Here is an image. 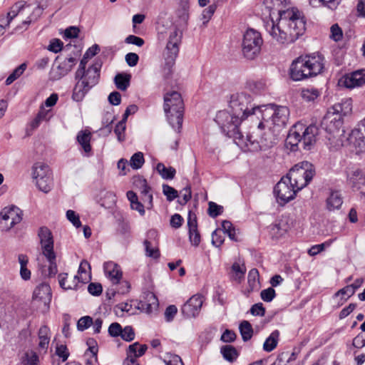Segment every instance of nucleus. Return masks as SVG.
Here are the masks:
<instances>
[{
    "instance_id": "obj_1",
    "label": "nucleus",
    "mask_w": 365,
    "mask_h": 365,
    "mask_svg": "<svg viewBox=\"0 0 365 365\" xmlns=\"http://www.w3.org/2000/svg\"><path fill=\"white\" fill-rule=\"evenodd\" d=\"M262 6V14L271 21L267 30L279 43H293L304 34L306 23L299 10H282V0H264Z\"/></svg>"
},
{
    "instance_id": "obj_2",
    "label": "nucleus",
    "mask_w": 365,
    "mask_h": 365,
    "mask_svg": "<svg viewBox=\"0 0 365 365\" xmlns=\"http://www.w3.org/2000/svg\"><path fill=\"white\" fill-rule=\"evenodd\" d=\"M259 117L262 120L253 130L255 138L251 152L266 150L276 143L275 128H284L289 119V110L286 106L262 105Z\"/></svg>"
},
{
    "instance_id": "obj_3",
    "label": "nucleus",
    "mask_w": 365,
    "mask_h": 365,
    "mask_svg": "<svg viewBox=\"0 0 365 365\" xmlns=\"http://www.w3.org/2000/svg\"><path fill=\"white\" fill-rule=\"evenodd\" d=\"M245 120L241 119L239 115L234 113L227 110H220L217 113L215 121L220 128L222 132L229 138H233L235 143L241 147L246 148L248 150L251 151V143L253 141L255 135L253 132L252 134L244 137L240 130L241 123Z\"/></svg>"
},
{
    "instance_id": "obj_4",
    "label": "nucleus",
    "mask_w": 365,
    "mask_h": 365,
    "mask_svg": "<svg viewBox=\"0 0 365 365\" xmlns=\"http://www.w3.org/2000/svg\"><path fill=\"white\" fill-rule=\"evenodd\" d=\"M324 68V58L321 54L301 56L292 63L289 76L293 81H302L319 75Z\"/></svg>"
},
{
    "instance_id": "obj_5",
    "label": "nucleus",
    "mask_w": 365,
    "mask_h": 365,
    "mask_svg": "<svg viewBox=\"0 0 365 365\" xmlns=\"http://www.w3.org/2000/svg\"><path fill=\"white\" fill-rule=\"evenodd\" d=\"M101 68V63L96 61L86 70H76L75 73L76 84L72 93V99L74 101H82L89 91L98 83Z\"/></svg>"
},
{
    "instance_id": "obj_6",
    "label": "nucleus",
    "mask_w": 365,
    "mask_h": 365,
    "mask_svg": "<svg viewBox=\"0 0 365 365\" xmlns=\"http://www.w3.org/2000/svg\"><path fill=\"white\" fill-rule=\"evenodd\" d=\"M319 128L315 125L306 126L302 123H297L290 129L287 138V143L291 149L295 150L299 145L307 150L312 149L317 141Z\"/></svg>"
},
{
    "instance_id": "obj_7",
    "label": "nucleus",
    "mask_w": 365,
    "mask_h": 365,
    "mask_svg": "<svg viewBox=\"0 0 365 365\" xmlns=\"http://www.w3.org/2000/svg\"><path fill=\"white\" fill-rule=\"evenodd\" d=\"M351 111V100L346 99L340 103H336L327 112L322 121V127L327 133L336 138L344 132L341 129L343 124L342 116Z\"/></svg>"
},
{
    "instance_id": "obj_8",
    "label": "nucleus",
    "mask_w": 365,
    "mask_h": 365,
    "mask_svg": "<svg viewBox=\"0 0 365 365\" xmlns=\"http://www.w3.org/2000/svg\"><path fill=\"white\" fill-rule=\"evenodd\" d=\"M229 107L232 113L244 120L254 115L259 118V113L262 108V106L255 103L252 96L246 92L236 93L231 95Z\"/></svg>"
},
{
    "instance_id": "obj_9",
    "label": "nucleus",
    "mask_w": 365,
    "mask_h": 365,
    "mask_svg": "<svg viewBox=\"0 0 365 365\" xmlns=\"http://www.w3.org/2000/svg\"><path fill=\"white\" fill-rule=\"evenodd\" d=\"M164 111L172 128L180 131L184 111V103L180 93L171 91L164 95Z\"/></svg>"
},
{
    "instance_id": "obj_10",
    "label": "nucleus",
    "mask_w": 365,
    "mask_h": 365,
    "mask_svg": "<svg viewBox=\"0 0 365 365\" xmlns=\"http://www.w3.org/2000/svg\"><path fill=\"white\" fill-rule=\"evenodd\" d=\"M315 170L312 164L304 161L295 165L286 175L295 186L297 190H301L313 178Z\"/></svg>"
},
{
    "instance_id": "obj_11",
    "label": "nucleus",
    "mask_w": 365,
    "mask_h": 365,
    "mask_svg": "<svg viewBox=\"0 0 365 365\" xmlns=\"http://www.w3.org/2000/svg\"><path fill=\"white\" fill-rule=\"evenodd\" d=\"M263 44L261 34L255 29H248L243 35L242 51L243 56L252 60L259 56Z\"/></svg>"
},
{
    "instance_id": "obj_12",
    "label": "nucleus",
    "mask_w": 365,
    "mask_h": 365,
    "mask_svg": "<svg viewBox=\"0 0 365 365\" xmlns=\"http://www.w3.org/2000/svg\"><path fill=\"white\" fill-rule=\"evenodd\" d=\"M42 9L40 6H36L35 9H31V6L24 1H20L16 2L11 8V10L7 14V23L6 26H9L11 21L19 15H24L29 14L27 19L23 21L22 24L28 26L31 21L37 19V18L41 14Z\"/></svg>"
},
{
    "instance_id": "obj_13",
    "label": "nucleus",
    "mask_w": 365,
    "mask_h": 365,
    "mask_svg": "<svg viewBox=\"0 0 365 365\" xmlns=\"http://www.w3.org/2000/svg\"><path fill=\"white\" fill-rule=\"evenodd\" d=\"M298 191L295 186L290 182V180L286 176L281 178L274 189L277 201L280 205H284L293 200Z\"/></svg>"
},
{
    "instance_id": "obj_14",
    "label": "nucleus",
    "mask_w": 365,
    "mask_h": 365,
    "mask_svg": "<svg viewBox=\"0 0 365 365\" xmlns=\"http://www.w3.org/2000/svg\"><path fill=\"white\" fill-rule=\"evenodd\" d=\"M22 220V212L16 206L6 207L0 212V230L8 232Z\"/></svg>"
},
{
    "instance_id": "obj_15",
    "label": "nucleus",
    "mask_w": 365,
    "mask_h": 365,
    "mask_svg": "<svg viewBox=\"0 0 365 365\" xmlns=\"http://www.w3.org/2000/svg\"><path fill=\"white\" fill-rule=\"evenodd\" d=\"M106 276L110 280L113 284H118L120 283L123 288L122 290H118V292L125 294L128 292L130 288V284L127 281H123L122 272L118 264L113 262H107L103 265Z\"/></svg>"
},
{
    "instance_id": "obj_16",
    "label": "nucleus",
    "mask_w": 365,
    "mask_h": 365,
    "mask_svg": "<svg viewBox=\"0 0 365 365\" xmlns=\"http://www.w3.org/2000/svg\"><path fill=\"white\" fill-rule=\"evenodd\" d=\"M182 33L178 29L170 31L166 46L165 56L168 63H173L179 53V45L181 43Z\"/></svg>"
},
{
    "instance_id": "obj_17",
    "label": "nucleus",
    "mask_w": 365,
    "mask_h": 365,
    "mask_svg": "<svg viewBox=\"0 0 365 365\" xmlns=\"http://www.w3.org/2000/svg\"><path fill=\"white\" fill-rule=\"evenodd\" d=\"M203 302L202 294H194L182 307V314L187 318H195L200 314Z\"/></svg>"
},
{
    "instance_id": "obj_18",
    "label": "nucleus",
    "mask_w": 365,
    "mask_h": 365,
    "mask_svg": "<svg viewBox=\"0 0 365 365\" xmlns=\"http://www.w3.org/2000/svg\"><path fill=\"white\" fill-rule=\"evenodd\" d=\"M346 180L354 189L365 195V173L358 168H351L346 170Z\"/></svg>"
},
{
    "instance_id": "obj_19",
    "label": "nucleus",
    "mask_w": 365,
    "mask_h": 365,
    "mask_svg": "<svg viewBox=\"0 0 365 365\" xmlns=\"http://www.w3.org/2000/svg\"><path fill=\"white\" fill-rule=\"evenodd\" d=\"M43 256L53 257V239L51 230L46 227H40L38 232Z\"/></svg>"
},
{
    "instance_id": "obj_20",
    "label": "nucleus",
    "mask_w": 365,
    "mask_h": 365,
    "mask_svg": "<svg viewBox=\"0 0 365 365\" xmlns=\"http://www.w3.org/2000/svg\"><path fill=\"white\" fill-rule=\"evenodd\" d=\"M158 307V300L154 293L145 292L140 297L138 308L147 314L152 313Z\"/></svg>"
},
{
    "instance_id": "obj_21",
    "label": "nucleus",
    "mask_w": 365,
    "mask_h": 365,
    "mask_svg": "<svg viewBox=\"0 0 365 365\" xmlns=\"http://www.w3.org/2000/svg\"><path fill=\"white\" fill-rule=\"evenodd\" d=\"M76 58L70 56L61 61L56 69L51 72V78L57 81L66 76L76 64Z\"/></svg>"
},
{
    "instance_id": "obj_22",
    "label": "nucleus",
    "mask_w": 365,
    "mask_h": 365,
    "mask_svg": "<svg viewBox=\"0 0 365 365\" xmlns=\"http://www.w3.org/2000/svg\"><path fill=\"white\" fill-rule=\"evenodd\" d=\"M51 289L46 283H41L37 286L33 293V299L48 306L51 302Z\"/></svg>"
},
{
    "instance_id": "obj_23",
    "label": "nucleus",
    "mask_w": 365,
    "mask_h": 365,
    "mask_svg": "<svg viewBox=\"0 0 365 365\" xmlns=\"http://www.w3.org/2000/svg\"><path fill=\"white\" fill-rule=\"evenodd\" d=\"M365 83V69L355 71L344 76L343 84L345 87L352 88Z\"/></svg>"
},
{
    "instance_id": "obj_24",
    "label": "nucleus",
    "mask_w": 365,
    "mask_h": 365,
    "mask_svg": "<svg viewBox=\"0 0 365 365\" xmlns=\"http://www.w3.org/2000/svg\"><path fill=\"white\" fill-rule=\"evenodd\" d=\"M187 226L189 229V238L191 244L195 247L200 242V235L197 230V218L190 211L188 213Z\"/></svg>"
},
{
    "instance_id": "obj_25",
    "label": "nucleus",
    "mask_w": 365,
    "mask_h": 365,
    "mask_svg": "<svg viewBox=\"0 0 365 365\" xmlns=\"http://www.w3.org/2000/svg\"><path fill=\"white\" fill-rule=\"evenodd\" d=\"M349 140L361 150L365 149V118L360 122L359 128L351 131Z\"/></svg>"
},
{
    "instance_id": "obj_26",
    "label": "nucleus",
    "mask_w": 365,
    "mask_h": 365,
    "mask_svg": "<svg viewBox=\"0 0 365 365\" xmlns=\"http://www.w3.org/2000/svg\"><path fill=\"white\" fill-rule=\"evenodd\" d=\"M190 3L188 0H180L178 8L176 10L178 18L177 23L179 26H185L189 19Z\"/></svg>"
},
{
    "instance_id": "obj_27",
    "label": "nucleus",
    "mask_w": 365,
    "mask_h": 365,
    "mask_svg": "<svg viewBox=\"0 0 365 365\" xmlns=\"http://www.w3.org/2000/svg\"><path fill=\"white\" fill-rule=\"evenodd\" d=\"M290 227L287 220H280L278 222L272 225L269 232L272 238L278 239L287 234Z\"/></svg>"
},
{
    "instance_id": "obj_28",
    "label": "nucleus",
    "mask_w": 365,
    "mask_h": 365,
    "mask_svg": "<svg viewBox=\"0 0 365 365\" xmlns=\"http://www.w3.org/2000/svg\"><path fill=\"white\" fill-rule=\"evenodd\" d=\"M87 344L88 348L83 355L85 363L86 365H93L97 361L98 347L96 342L93 339H89L87 341Z\"/></svg>"
},
{
    "instance_id": "obj_29",
    "label": "nucleus",
    "mask_w": 365,
    "mask_h": 365,
    "mask_svg": "<svg viewBox=\"0 0 365 365\" xmlns=\"http://www.w3.org/2000/svg\"><path fill=\"white\" fill-rule=\"evenodd\" d=\"M58 277L60 287L65 290L76 289L78 284L80 282L78 275L74 276L73 279H68L67 273H61Z\"/></svg>"
},
{
    "instance_id": "obj_30",
    "label": "nucleus",
    "mask_w": 365,
    "mask_h": 365,
    "mask_svg": "<svg viewBox=\"0 0 365 365\" xmlns=\"http://www.w3.org/2000/svg\"><path fill=\"white\" fill-rule=\"evenodd\" d=\"M326 203L327 208L330 211L339 209L343 203L340 192L331 191L329 197L327 198Z\"/></svg>"
},
{
    "instance_id": "obj_31",
    "label": "nucleus",
    "mask_w": 365,
    "mask_h": 365,
    "mask_svg": "<svg viewBox=\"0 0 365 365\" xmlns=\"http://www.w3.org/2000/svg\"><path fill=\"white\" fill-rule=\"evenodd\" d=\"M32 175L34 180H36L38 179V178L52 175V173L48 165L38 162L33 165Z\"/></svg>"
},
{
    "instance_id": "obj_32",
    "label": "nucleus",
    "mask_w": 365,
    "mask_h": 365,
    "mask_svg": "<svg viewBox=\"0 0 365 365\" xmlns=\"http://www.w3.org/2000/svg\"><path fill=\"white\" fill-rule=\"evenodd\" d=\"M126 195L130 201L131 209L138 211L140 215H144L145 205L138 200L136 193L130 190L127 192Z\"/></svg>"
},
{
    "instance_id": "obj_33",
    "label": "nucleus",
    "mask_w": 365,
    "mask_h": 365,
    "mask_svg": "<svg viewBox=\"0 0 365 365\" xmlns=\"http://www.w3.org/2000/svg\"><path fill=\"white\" fill-rule=\"evenodd\" d=\"M279 340V331L278 330L273 331L263 344L264 351L267 352L273 351L277 347Z\"/></svg>"
},
{
    "instance_id": "obj_34",
    "label": "nucleus",
    "mask_w": 365,
    "mask_h": 365,
    "mask_svg": "<svg viewBox=\"0 0 365 365\" xmlns=\"http://www.w3.org/2000/svg\"><path fill=\"white\" fill-rule=\"evenodd\" d=\"M91 133L86 130L80 131L77 135V140L86 153H89L91 151Z\"/></svg>"
},
{
    "instance_id": "obj_35",
    "label": "nucleus",
    "mask_w": 365,
    "mask_h": 365,
    "mask_svg": "<svg viewBox=\"0 0 365 365\" xmlns=\"http://www.w3.org/2000/svg\"><path fill=\"white\" fill-rule=\"evenodd\" d=\"M91 265L86 259H83L78 270V278L81 282L86 283L91 279Z\"/></svg>"
},
{
    "instance_id": "obj_36",
    "label": "nucleus",
    "mask_w": 365,
    "mask_h": 365,
    "mask_svg": "<svg viewBox=\"0 0 365 365\" xmlns=\"http://www.w3.org/2000/svg\"><path fill=\"white\" fill-rule=\"evenodd\" d=\"M156 170L158 174L165 180H173L176 174V170L173 167H165L162 163H158L156 165Z\"/></svg>"
},
{
    "instance_id": "obj_37",
    "label": "nucleus",
    "mask_w": 365,
    "mask_h": 365,
    "mask_svg": "<svg viewBox=\"0 0 365 365\" xmlns=\"http://www.w3.org/2000/svg\"><path fill=\"white\" fill-rule=\"evenodd\" d=\"M130 75L126 73H118L114 78V82L118 89L125 91L130 85Z\"/></svg>"
},
{
    "instance_id": "obj_38",
    "label": "nucleus",
    "mask_w": 365,
    "mask_h": 365,
    "mask_svg": "<svg viewBox=\"0 0 365 365\" xmlns=\"http://www.w3.org/2000/svg\"><path fill=\"white\" fill-rule=\"evenodd\" d=\"M35 183L39 190L47 193L48 192L52 187V175L44 176L43 178H38V179H36Z\"/></svg>"
},
{
    "instance_id": "obj_39",
    "label": "nucleus",
    "mask_w": 365,
    "mask_h": 365,
    "mask_svg": "<svg viewBox=\"0 0 365 365\" xmlns=\"http://www.w3.org/2000/svg\"><path fill=\"white\" fill-rule=\"evenodd\" d=\"M239 329L244 341H247L252 338L253 335V329L248 321H242L239 326Z\"/></svg>"
},
{
    "instance_id": "obj_40",
    "label": "nucleus",
    "mask_w": 365,
    "mask_h": 365,
    "mask_svg": "<svg viewBox=\"0 0 365 365\" xmlns=\"http://www.w3.org/2000/svg\"><path fill=\"white\" fill-rule=\"evenodd\" d=\"M147 349L148 347L145 344L140 345L139 344V343L135 342L128 346L127 356H128V354H130L133 356V357L136 359L137 357L143 356L145 354Z\"/></svg>"
},
{
    "instance_id": "obj_41",
    "label": "nucleus",
    "mask_w": 365,
    "mask_h": 365,
    "mask_svg": "<svg viewBox=\"0 0 365 365\" xmlns=\"http://www.w3.org/2000/svg\"><path fill=\"white\" fill-rule=\"evenodd\" d=\"M221 353L223 357L228 361H233L238 356L236 349L230 345H225L221 348Z\"/></svg>"
},
{
    "instance_id": "obj_42",
    "label": "nucleus",
    "mask_w": 365,
    "mask_h": 365,
    "mask_svg": "<svg viewBox=\"0 0 365 365\" xmlns=\"http://www.w3.org/2000/svg\"><path fill=\"white\" fill-rule=\"evenodd\" d=\"M341 0H309V4L313 7L324 6L331 9H334L339 4Z\"/></svg>"
},
{
    "instance_id": "obj_43",
    "label": "nucleus",
    "mask_w": 365,
    "mask_h": 365,
    "mask_svg": "<svg viewBox=\"0 0 365 365\" xmlns=\"http://www.w3.org/2000/svg\"><path fill=\"white\" fill-rule=\"evenodd\" d=\"M319 96V91L314 88H303L301 91L302 98L308 102L314 101Z\"/></svg>"
},
{
    "instance_id": "obj_44",
    "label": "nucleus",
    "mask_w": 365,
    "mask_h": 365,
    "mask_svg": "<svg viewBox=\"0 0 365 365\" xmlns=\"http://www.w3.org/2000/svg\"><path fill=\"white\" fill-rule=\"evenodd\" d=\"M144 163L145 159L143 153L137 152L131 156L130 166L134 170H138L142 168Z\"/></svg>"
},
{
    "instance_id": "obj_45",
    "label": "nucleus",
    "mask_w": 365,
    "mask_h": 365,
    "mask_svg": "<svg viewBox=\"0 0 365 365\" xmlns=\"http://www.w3.org/2000/svg\"><path fill=\"white\" fill-rule=\"evenodd\" d=\"M259 272L257 269H252L247 276V280L250 287L252 290L256 289L259 284Z\"/></svg>"
},
{
    "instance_id": "obj_46",
    "label": "nucleus",
    "mask_w": 365,
    "mask_h": 365,
    "mask_svg": "<svg viewBox=\"0 0 365 365\" xmlns=\"http://www.w3.org/2000/svg\"><path fill=\"white\" fill-rule=\"evenodd\" d=\"M222 227L224 235L226 233L230 240L235 242L237 241L235 236V229L230 221L224 220L222 223Z\"/></svg>"
},
{
    "instance_id": "obj_47",
    "label": "nucleus",
    "mask_w": 365,
    "mask_h": 365,
    "mask_svg": "<svg viewBox=\"0 0 365 365\" xmlns=\"http://www.w3.org/2000/svg\"><path fill=\"white\" fill-rule=\"evenodd\" d=\"M224 240V233L222 230L217 229L212 233V244L216 247H220Z\"/></svg>"
},
{
    "instance_id": "obj_48",
    "label": "nucleus",
    "mask_w": 365,
    "mask_h": 365,
    "mask_svg": "<svg viewBox=\"0 0 365 365\" xmlns=\"http://www.w3.org/2000/svg\"><path fill=\"white\" fill-rule=\"evenodd\" d=\"M144 245L147 256L153 258H158L159 257L160 254L158 249L156 248L151 242L145 240L144 241Z\"/></svg>"
},
{
    "instance_id": "obj_49",
    "label": "nucleus",
    "mask_w": 365,
    "mask_h": 365,
    "mask_svg": "<svg viewBox=\"0 0 365 365\" xmlns=\"http://www.w3.org/2000/svg\"><path fill=\"white\" fill-rule=\"evenodd\" d=\"M93 324V319L89 316L80 318L77 322V329L83 331L89 328Z\"/></svg>"
},
{
    "instance_id": "obj_50",
    "label": "nucleus",
    "mask_w": 365,
    "mask_h": 365,
    "mask_svg": "<svg viewBox=\"0 0 365 365\" xmlns=\"http://www.w3.org/2000/svg\"><path fill=\"white\" fill-rule=\"evenodd\" d=\"M163 192L166 196L167 200L170 202L178 196V192L175 189L165 184L163 185Z\"/></svg>"
},
{
    "instance_id": "obj_51",
    "label": "nucleus",
    "mask_w": 365,
    "mask_h": 365,
    "mask_svg": "<svg viewBox=\"0 0 365 365\" xmlns=\"http://www.w3.org/2000/svg\"><path fill=\"white\" fill-rule=\"evenodd\" d=\"M208 205V215L211 217H217L223 212V207L216 204L214 202H210Z\"/></svg>"
},
{
    "instance_id": "obj_52",
    "label": "nucleus",
    "mask_w": 365,
    "mask_h": 365,
    "mask_svg": "<svg viewBox=\"0 0 365 365\" xmlns=\"http://www.w3.org/2000/svg\"><path fill=\"white\" fill-rule=\"evenodd\" d=\"M24 365H38V355L34 352H26L25 354L24 360Z\"/></svg>"
},
{
    "instance_id": "obj_53",
    "label": "nucleus",
    "mask_w": 365,
    "mask_h": 365,
    "mask_svg": "<svg viewBox=\"0 0 365 365\" xmlns=\"http://www.w3.org/2000/svg\"><path fill=\"white\" fill-rule=\"evenodd\" d=\"M333 241L334 240H329L324 243L312 246L308 251L309 255L311 256H314L319 254L324 250L325 247L330 246Z\"/></svg>"
},
{
    "instance_id": "obj_54",
    "label": "nucleus",
    "mask_w": 365,
    "mask_h": 365,
    "mask_svg": "<svg viewBox=\"0 0 365 365\" xmlns=\"http://www.w3.org/2000/svg\"><path fill=\"white\" fill-rule=\"evenodd\" d=\"M275 290L272 287L263 289L261 292L260 297L266 302H270L275 297Z\"/></svg>"
},
{
    "instance_id": "obj_55",
    "label": "nucleus",
    "mask_w": 365,
    "mask_h": 365,
    "mask_svg": "<svg viewBox=\"0 0 365 365\" xmlns=\"http://www.w3.org/2000/svg\"><path fill=\"white\" fill-rule=\"evenodd\" d=\"M125 122L126 121L122 119L120 122L117 123L114 129V132L117 135L118 140L119 141H123L124 140L123 133L125 130Z\"/></svg>"
},
{
    "instance_id": "obj_56",
    "label": "nucleus",
    "mask_w": 365,
    "mask_h": 365,
    "mask_svg": "<svg viewBox=\"0 0 365 365\" xmlns=\"http://www.w3.org/2000/svg\"><path fill=\"white\" fill-rule=\"evenodd\" d=\"M121 338L126 341H131L134 339L135 332L133 328L130 326H126L120 334Z\"/></svg>"
},
{
    "instance_id": "obj_57",
    "label": "nucleus",
    "mask_w": 365,
    "mask_h": 365,
    "mask_svg": "<svg viewBox=\"0 0 365 365\" xmlns=\"http://www.w3.org/2000/svg\"><path fill=\"white\" fill-rule=\"evenodd\" d=\"M331 35L330 37L335 41H339L342 38L343 34L341 29L338 26V24H334L331 26Z\"/></svg>"
},
{
    "instance_id": "obj_58",
    "label": "nucleus",
    "mask_w": 365,
    "mask_h": 365,
    "mask_svg": "<svg viewBox=\"0 0 365 365\" xmlns=\"http://www.w3.org/2000/svg\"><path fill=\"white\" fill-rule=\"evenodd\" d=\"M48 262H49V267H48V276L53 277L56 275V274L58 272L57 269V265L56 262V253H53V257L49 258L50 257L44 256Z\"/></svg>"
},
{
    "instance_id": "obj_59",
    "label": "nucleus",
    "mask_w": 365,
    "mask_h": 365,
    "mask_svg": "<svg viewBox=\"0 0 365 365\" xmlns=\"http://www.w3.org/2000/svg\"><path fill=\"white\" fill-rule=\"evenodd\" d=\"M66 217L76 227L78 228L81 226L79 216L73 210H68L66 212Z\"/></svg>"
},
{
    "instance_id": "obj_60",
    "label": "nucleus",
    "mask_w": 365,
    "mask_h": 365,
    "mask_svg": "<svg viewBox=\"0 0 365 365\" xmlns=\"http://www.w3.org/2000/svg\"><path fill=\"white\" fill-rule=\"evenodd\" d=\"M177 312L178 308L175 305H169L164 314L165 320L168 322L173 321Z\"/></svg>"
},
{
    "instance_id": "obj_61",
    "label": "nucleus",
    "mask_w": 365,
    "mask_h": 365,
    "mask_svg": "<svg viewBox=\"0 0 365 365\" xmlns=\"http://www.w3.org/2000/svg\"><path fill=\"white\" fill-rule=\"evenodd\" d=\"M125 43L128 44H133L138 47H141L143 46L145 41L144 40L135 35H129L125 39Z\"/></svg>"
},
{
    "instance_id": "obj_62",
    "label": "nucleus",
    "mask_w": 365,
    "mask_h": 365,
    "mask_svg": "<svg viewBox=\"0 0 365 365\" xmlns=\"http://www.w3.org/2000/svg\"><path fill=\"white\" fill-rule=\"evenodd\" d=\"M56 354L62 359V362L66 361L69 356V352L65 345L58 346L56 349Z\"/></svg>"
},
{
    "instance_id": "obj_63",
    "label": "nucleus",
    "mask_w": 365,
    "mask_h": 365,
    "mask_svg": "<svg viewBox=\"0 0 365 365\" xmlns=\"http://www.w3.org/2000/svg\"><path fill=\"white\" fill-rule=\"evenodd\" d=\"M216 9L217 5L215 4H212L202 11V19L205 20L204 23L207 22L210 19Z\"/></svg>"
},
{
    "instance_id": "obj_64",
    "label": "nucleus",
    "mask_w": 365,
    "mask_h": 365,
    "mask_svg": "<svg viewBox=\"0 0 365 365\" xmlns=\"http://www.w3.org/2000/svg\"><path fill=\"white\" fill-rule=\"evenodd\" d=\"M122 327L117 322L112 323L108 327V333L111 336L116 337L120 336Z\"/></svg>"
}]
</instances>
